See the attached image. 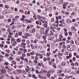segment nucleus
Returning <instances> with one entry per match:
<instances>
[{
    "mask_svg": "<svg viewBox=\"0 0 79 79\" xmlns=\"http://www.w3.org/2000/svg\"><path fill=\"white\" fill-rule=\"evenodd\" d=\"M0 75L2 77H0V79H2V77H4L5 76H6V69H0Z\"/></svg>",
    "mask_w": 79,
    "mask_h": 79,
    "instance_id": "obj_1",
    "label": "nucleus"
},
{
    "mask_svg": "<svg viewBox=\"0 0 79 79\" xmlns=\"http://www.w3.org/2000/svg\"><path fill=\"white\" fill-rule=\"evenodd\" d=\"M55 32V31L54 30V28H53V27L52 26H50V33L52 35H53L54 34H53V32Z\"/></svg>",
    "mask_w": 79,
    "mask_h": 79,
    "instance_id": "obj_2",
    "label": "nucleus"
},
{
    "mask_svg": "<svg viewBox=\"0 0 79 79\" xmlns=\"http://www.w3.org/2000/svg\"><path fill=\"white\" fill-rule=\"evenodd\" d=\"M36 55L37 56H39L40 59H42L43 58V55L40 54H36Z\"/></svg>",
    "mask_w": 79,
    "mask_h": 79,
    "instance_id": "obj_3",
    "label": "nucleus"
},
{
    "mask_svg": "<svg viewBox=\"0 0 79 79\" xmlns=\"http://www.w3.org/2000/svg\"><path fill=\"white\" fill-rule=\"evenodd\" d=\"M64 19H62L61 20H60L59 21L60 23H62L63 24V26H66V23L64 22Z\"/></svg>",
    "mask_w": 79,
    "mask_h": 79,
    "instance_id": "obj_4",
    "label": "nucleus"
},
{
    "mask_svg": "<svg viewBox=\"0 0 79 79\" xmlns=\"http://www.w3.org/2000/svg\"><path fill=\"white\" fill-rule=\"evenodd\" d=\"M11 44H12V45H13V47H15V46H16V44H17V42L16 41H14L13 43L11 41Z\"/></svg>",
    "mask_w": 79,
    "mask_h": 79,
    "instance_id": "obj_5",
    "label": "nucleus"
},
{
    "mask_svg": "<svg viewBox=\"0 0 79 79\" xmlns=\"http://www.w3.org/2000/svg\"><path fill=\"white\" fill-rule=\"evenodd\" d=\"M49 31H47L45 30L44 31V33H45V35H46V37H48V32Z\"/></svg>",
    "mask_w": 79,
    "mask_h": 79,
    "instance_id": "obj_6",
    "label": "nucleus"
},
{
    "mask_svg": "<svg viewBox=\"0 0 79 79\" xmlns=\"http://www.w3.org/2000/svg\"><path fill=\"white\" fill-rule=\"evenodd\" d=\"M47 8L48 9V10L49 11H51L52 10V7L49 5H47Z\"/></svg>",
    "mask_w": 79,
    "mask_h": 79,
    "instance_id": "obj_7",
    "label": "nucleus"
},
{
    "mask_svg": "<svg viewBox=\"0 0 79 79\" xmlns=\"http://www.w3.org/2000/svg\"><path fill=\"white\" fill-rule=\"evenodd\" d=\"M36 36L37 39H41V37H40V36L38 34H37L36 35Z\"/></svg>",
    "mask_w": 79,
    "mask_h": 79,
    "instance_id": "obj_8",
    "label": "nucleus"
},
{
    "mask_svg": "<svg viewBox=\"0 0 79 79\" xmlns=\"http://www.w3.org/2000/svg\"><path fill=\"white\" fill-rule=\"evenodd\" d=\"M17 54L18 55H21V54H22V52H21V51H18L17 52Z\"/></svg>",
    "mask_w": 79,
    "mask_h": 79,
    "instance_id": "obj_9",
    "label": "nucleus"
},
{
    "mask_svg": "<svg viewBox=\"0 0 79 79\" xmlns=\"http://www.w3.org/2000/svg\"><path fill=\"white\" fill-rule=\"evenodd\" d=\"M38 48L40 50H42V49H43V47L40 45H39Z\"/></svg>",
    "mask_w": 79,
    "mask_h": 79,
    "instance_id": "obj_10",
    "label": "nucleus"
},
{
    "mask_svg": "<svg viewBox=\"0 0 79 79\" xmlns=\"http://www.w3.org/2000/svg\"><path fill=\"white\" fill-rule=\"evenodd\" d=\"M45 35H43L42 37V38L44 40H46L47 39V37Z\"/></svg>",
    "mask_w": 79,
    "mask_h": 79,
    "instance_id": "obj_11",
    "label": "nucleus"
},
{
    "mask_svg": "<svg viewBox=\"0 0 79 79\" xmlns=\"http://www.w3.org/2000/svg\"><path fill=\"white\" fill-rule=\"evenodd\" d=\"M16 40L17 42H18V43H19V42H21V40L20 39H17Z\"/></svg>",
    "mask_w": 79,
    "mask_h": 79,
    "instance_id": "obj_12",
    "label": "nucleus"
},
{
    "mask_svg": "<svg viewBox=\"0 0 79 79\" xmlns=\"http://www.w3.org/2000/svg\"><path fill=\"white\" fill-rule=\"evenodd\" d=\"M61 64L62 66H65L66 65V63L64 62H63L61 63Z\"/></svg>",
    "mask_w": 79,
    "mask_h": 79,
    "instance_id": "obj_13",
    "label": "nucleus"
},
{
    "mask_svg": "<svg viewBox=\"0 0 79 79\" xmlns=\"http://www.w3.org/2000/svg\"><path fill=\"white\" fill-rule=\"evenodd\" d=\"M35 32V29H33L31 30V33H34Z\"/></svg>",
    "mask_w": 79,
    "mask_h": 79,
    "instance_id": "obj_14",
    "label": "nucleus"
},
{
    "mask_svg": "<svg viewBox=\"0 0 79 79\" xmlns=\"http://www.w3.org/2000/svg\"><path fill=\"white\" fill-rule=\"evenodd\" d=\"M27 45H29L30 44V41L29 40H27L26 41Z\"/></svg>",
    "mask_w": 79,
    "mask_h": 79,
    "instance_id": "obj_15",
    "label": "nucleus"
},
{
    "mask_svg": "<svg viewBox=\"0 0 79 79\" xmlns=\"http://www.w3.org/2000/svg\"><path fill=\"white\" fill-rule=\"evenodd\" d=\"M30 55H31L32 56H33V55H34V52H31L30 53Z\"/></svg>",
    "mask_w": 79,
    "mask_h": 79,
    "instance_id": "obj_16",
    "label": "nucleus"
},
{
    "mask_svg": "<svg viewBox=\"0 0 79 79\" xmlns=\"http://www.w3.org/2000/svg\"><path fill=\"white\" fill-rule=\"evenodd\" d=\"M23 72V73L24 74H25V75H26L27 74V73H26V71H25L24 70H22Z\"/></svg>",
    "mask_w": 79,
    "mask_h": 79,
    "instance_id": "obj_17",
    "label": "nucleus"
},
{
    "mask_svg": "<svg viewBox=\"0 0 79 79\" xmlns=\"http://www.w3.org/2000/svg\"><path fill=\"white\" fill-rule=\"evenodd\" d=\"M17 71L19 73H22V70H18Z\"/></svg>",
    "mask_w": 79,
    "mask_h": 79,
    "instance_id": "obj_18",
    "label": "nucleus"
},
{
    "mask_svg": "<svg viewBox=\"0 0 79 79\" xmlns=\"http://www.w3.org/2000/svg\"><path fill=\"white\" fill-rule=\"evenodd\" d=\"M60 4H63V0H60L59 2Z\"/></svg>",
    "mask_w": 79,
    "mask_h": 79,
    "instance_id": "obj_19",
    "label": "nucleus"
},
{
    "mask_svg": "<svg viewBox=\"0 0 79 79\" xmlns=\"http://www.w3.org/2000/svg\"><path fill=\"white\" fill-rule=\"evenodd\" d=\"M64 33L65 36H67L68 35V32H64Z\"/></svg>",
    "mask_w": 79,
    "mask_h": 79,
    "instance_id": "obj_20",
    "label": "nucleus"
},
{
    "mask_svg": "<svg viewBox=\"0 0 79 79\" xmlns=\"http://www.w3.org/2000/svg\"><path fill=\"white\" fill-rule=\"evenodd\" d=\"M59 37H60V39H63V35H62V34H60L59 36Z\"/></svg>",
    "mask_w": 79,
    "mask_h": 79,
    "instance_id": "obj_21",
    "label": "nucleus"
},
{
    "mask_svg": "<svg viewBox=\"0 0 79 79\" xmlns=\"http://www.w3.org/2000/svg\"><path fill=\"white\" fill-rule=\"evenodd\" d=\"M48 40H49L52 41V40H53V38H52V37H49L48 38Z\"/></svg>",
    "mask_w": 79,
    "mask_h": 79,
    "instance_id": "obj_22",
    "label": "nucleus"
},
{
    "mask_svg": "<svg viewBox=\"0 0 79 79\" xmlns=\"http://www.w3.org/2000/svg\"><path fill=\"white\" fill-rule=\"evenodd\" d=\"M43 26H44V27H48V25H47V24H43Z\"/></svg>",
    "mask_w": 79,
    "mask_h": 79,
    "instance_id": "obj_23",
    "label": "nucleus"
},
{
    "mask_svg": "<svg viewBox=\"0 0 79 79\" xmlns=\"http://www.w3.org/2000/svg\"><path fill=\"white\" fill-rule=\"evenodd\" d=\"M19 63L20 64H23V63H24V62H23V61L21 60L19 62Z\"/></svg>",
    "mask_w": 79,
    "mask_h": 79,
    "instance_id": "obj_24",
    "label": "nucleus"
},
{
    "mask_svg": "<svg viewBox=\"0 0 79 79\" xmlns=\"http://www.w3.org/2000/svg\"><path fill=\"white\" fill-rule=\"evenodd\" d=\"M70 6L74 7V4L73 3H71L70 4Z\"/></svg>",
    "mask_w": 79,
    "mask_h": 79,
    "instance_id": "obj_25",
    "label": "nucleus"
},
{
    "mask_svg": "<svg viewBox=\"0 0 79 79\" xmlns=\"http://www.w3.org/2000/svg\"><path fill=\"white\" fill-rule=\"evenodd\" d=\"M72 69H73V70H75L76 69V68L75 67H74L73 66H72L71 67Z\"/></svg>",
    "mask_w": 79,
    "mask_h": 79,
    "instance_id": "obj_26",
    "label": "nucleus"
},
{
    "mask_svg": "<svg viewBox=\"0 0 79 79\" xmlns=\"http://www.w3.org/2000/svg\"><path fill=\"white\" fill-rule=\"evenodd\" d=\"M45 31H47L49 32V31H50V27H47V29Z\"/></svg>",
    "mask_w": 79,
    "mask_h": 79,
    "instance_id": "obj_27",
    "label": "nucleus"
},
{
    "mask_svg": "<svg viewBox=\"0 0 79 79\" xmlns=\"http://www.w3.org/2000/svg\"><path fill=\"white\" fill-rule=\"evenodd\" d=\"M65 79H69V76H68L67 75H65Z\"/></svg>",
    "mask_w": 79,
    "mask_h": 79,
    "instance_id": "obj_28",
    "label": "nucleus"
},
{
    "mask_svg": "<svg viewBox=\"0 0 79 79\" xmlns=\"http://www.w3.org/2000/svg\"><path fill=\"white\" fill-rule=\"evenodd\" d=\"M50 72L52 73H55V70H51L50 71Z\"/></svg>",
    "mask_w": 79,
    "mask_h": 79,
    "instance_id": "obj_29",
    "label": "nucleus"
},
{
    "mask_svg": "<svg viewBox=\"0 0 79 79\" xmlns=\"http://www.w3.org/2000/svg\"><path fill=\"white\" fill-rule=\"evenodd\" d=\"M38 76L40 78H41V79H43V76L41 75H39Z\"/></svg>",
    "mask_w": 79,
    "mask_h": 79,
    "instance_id": "obj_30",
    "label": "nucleus"
},
{
    "mask_svg": "<svg viewBox=\"0 0 79 79\" xmlns=\"http://www.w3.org/2000/svg\"><path fill=\"white\" fill-rule=\"evenodd\" d=\"M5 8H6L7 9H8V8H9V6L7 5H5Z\"/></svg>",
    "mask_w": 79,
    "mask_h": 79,
    "instance_id": "obj_31",
    "label": "nucleus"
},
{
    "mask_svg": "<svg viewBox=\"0 0 79 79\" xmlns=\"http://www.w3.org/2000/svg\"><path fill=\"white\" fill-rule=\"evenodd\" d=\"M66 42H67V43H68V44H69V43H71V41H70V40H66Z\"/></svg>",
    "mask_w": 79,
    "mask_h": 79,
    "instance_id": "obj_32",
    "label": "nucleus"
},
{
    "mask_svg": "<svg viewBox=\"0 0 79 79\" xmlns=\"http://www.w3.org/2000/svg\"><path fill=\"white\" fill-rule=\"evenodd\" d=\"M43 60L44 61H47V58L45 57L43 59Z\"/></svg>",
    "mask_w": 79,
    "mask_h": 79,
    "instance_id": "obj_33",
    "label": "nucleus"
},
{
    "mask_svg": "<svg viewBox=\"0 0 79 79\" xmlns=\"http://www.w3.org/2000/svg\"><path fill=\"white\" fill-rule=\"evenodd\" d=\"M19 35L21 36V35H22V32L20 31L19 32Z\"/></svg>",
    "mask_w": 79,
    "mask_h": 79,
    "instance_id": "obj_34",
    "label": "nucleus"
},
{
    "mask_svg": "<svg viewBox=\"0 0 79 79\" xmlns=\"http://www.w3.org/2000/svg\"><path fill=\"white\" fill-rule=\"evenodd\" d=\"M14 23H14L13 22H12L11 23V24H10V26H12V25H13V24H14Z\"/></svg>",
    "mask_w": 79,
    "mask_h": 79,
    "instance_id": "obj_35",
    "label": "nucleus"
},
{
    "mask_svg": "<svg viewBox=\"0 0 79 79\" xmlns=\"http://www.w3.org/2000/svg\"><path fill=\"white\" fill-rule=\"evenodd\" d=\"M60 76L61 77H64V73H62L60 75Z\"/></svg>",
    "mask_w": 79,
    "mask_h": 79,
    "instance_id": "obj_36",
    "label": "nucleus"
},
{
    "mask_svg": "<svg viewBox=\"0 0 79 79\" xmlns=\"http://www.w3.org/2000/svg\"><path fill=\"white\" fill-rule=\"evenodd\" d=\"M55 59H52L51 60V63H53V62L55 61Z\"/></svg>",
    "mask_w": 79,
    "mask_h": 79,
    "instance_id": "obj_37",
    "label": "nucleus"
},
{
    "mask_svg": "<svg viewBox=\"0 0 79 79\" xmlns=\"http://www.w3.org/2000/svg\"><path fill=\"white\" fill-rule=\"evenodd\" d=\"M9 59L10 60H13V58L12 57V56H10L9 57Z\"/></svg>",
    "mask_w": 79,
    "mask_h": 79,
    "instance_id": "obj_38",
    "label": "nucleus"
},
{
    "mask_svg": "<svg viewBox=\"0 0 79 79\" xmlns=\"http://www.w3.org/2000/svg\"><path fill=\"white\" fill-rule=\"evenodd\" d=\"M12 63L14 64H16V61H15V60H13L12 61Z\"/></svg>",
    "mask_w": 79,
    "mask_h": 79,
    "instance_id": "obj_39",
    "label": "nucleus"
},
{
    "mask_svg": "<svg viewBox=\"0 0 79 79\" xmlns=\"http://www.w3.org/2000/svg\"><path fill=\"white\" fill-rule=\"evenodd\" d=\"M24 35L26 37H27V36H29V34L27 33H25Z\"/></svg>",
    "mask_w": 79,
    "mask_h": 79,
    "instance_id": "obj_40",
    "label": "nucleus"
},
{
    "mask_svg": "<svg viewBox=\"0 0 79 79\" xmlns=\"http://www.w3.org/2000/svg\"><path fill=\"white\" fill-rule=\"evenodd\" d=\"M71 41V44H74V41L73 40H71V41Z\"/></svg>",
    "mask_w": 79,
    "mask_h": 79,
    "instance_id": "obj_41",
    "label": "nucleus"
},
{
    "mask_svg": "<svg viewBox=\"0 0 79 79\" xmlns=\"http://www.w3.org/2000/svg\"><path fill=\"white\" fill-rule=\"evenodd\" d=\"M64 30L65 32H67V31H68V29H66V28H64Z\"/></svg>",
    "mask_w": 79,
    "mask_h": 79,
    "instance_id": "obj_42",
    "label": "nucleus"
},
{
    "mask_svg": "<svg viewBox=\"0 0 79 79\" xmlns=\"http://www.w3.org/2000/svg\"><path fill=\"white\" fill-rule=\"evenodd\" d=\"M5 56H6L7 57H8L9 56V54H8L7 53H6L5 54Z\"/></svg>",
    "mask_w": 79,
    "mask_h": 79,
    "instance_id": "obj_43",
    "label": "nucleus"
},
{
    "mask_svg": "<svg viewBox=\"0 0 79 79\" xmlns=\"http://www.w3.org/2000/svg\"><path fill=\"white\" fill-rule=\"evenodd\" d=\"M40 29L42 31H44V30H45V29L44 27H41L40 28Z\"/></svg>",
    "mask_w": 79,
    "mask_h": 79,
    "instance_id": "obj_44",
    "label": "nucleus"
},
{
    "mask_svg": "<svg viewBox=\"0 0 79 79\" xmlns=\"http://www.w3.org/2000/svg\"><path fill=\"white\" fill-rule=\"evenodd\" d=\"M32 76L33 78H37V77H35V75L34 74L32 75Z\"/></svg>",
    "mask_w": 79,
    "mask_h": 79,
    "instance_id": "obj_45",
    "label": "nucleus"
},
{
    "mask_svg": "<svg viewBox=\"0 0 79 79\" xmlns=\"http://www.w3.org/2000/svg\"><path fill=\"white\" fill-rule=\"evenodd\" d=\"M21 44L22 45H24V46L26 45V43H24L23 42L21 43Z\"/></svg>",
    "mask_w": 79,
    "mask_h": 79,
    "instance_id": "obj_46",
    "label": "nucleus"
},
{
    "mask_svg": "<svg viewBox=\"0 0 79 79\" xmlns=\"http://www.w3.org/2000/svg\"><path fill=\"white\" fill-rule=\"evenodd\" d=\"M0 7L1 8H3V4H0Z\"/></svg>",
    "mask_w": 79,
    "mask_h": 79,
    "instance_id": "obj_47",
    "label": "nucleus"
},
{
    "mask_svg": "<svg viewBox=\"0 0 79 79\" xmlns=\"http://www.w3.org/2000/svg\"><path fill=\"white\" fill-rule=\"evenodd\" d=\"M16 61H20V59H19V58H17L16 59Z\"/></svg>",
    "mask_w": 79,
    "mask_h": 79,
    "instance_id": "obj_48",
    "label": "nucleus"
},
{
    "mask_svg": "<svg viewBox=\"0 0 79 79\" xmlns=\"http://www.w3.org/2000/svg\"><path fill=\"white\" fill-rule=\"evenodd\" d=\"M11 40L12 42H15V38H12L11 39Z\"/></svg>",
    "mask_w": 79,
    "mask_h": 79,
    "instance_id": "obj_49",
    "label": "nucleus"
},
{
    "mask_svg": "<svg viewBox=\"0 0 79 79\" xmlns=\"http://www.w3.org/2000/svg\"><path fill=\"white\" fill-rule=\"evenodd\" d=\"M41 22H42V23L43 24H44V23H45V21H44V20H42V19H41Z\"/></svg>",
    "mask_w": 79,
    "mask_h": 79,
    "instance_id": "obj_50",
    "label": "nucleus"
},
{
    "mask_svg": "<svg viewBox=\"0 0 79 79\" xmlns=\"http://www.w3.org/2000/svg\"><path fill=\"white\" fill-rule=\"evenodd\" d=\"M31 71H32V72H34V71H35V69L33 68H32Z\"/></svg>",
    "mask_w": 79,
    "mask_h": 79,
    "instance_id": "obj_51",
    "label": "nucleus"
},
{
    "mask_svg": "<svg viewBox=\"0 0 79 79\" xmlns=\"http://www.w3.org/2000/svg\"><path fill=\"white\" fill-rule=\"evenodd\" d=\"M62 71L60 70H58V73H62Z\"/></svg>",
    "mask_w": 79,
    "mask_h": 79,
    "instance_id": "obj_52",
    "label": "nucleus"
},
{
    "mask_svg": "<svg viewBox=\"0 0 79 79\" xmlns=\"http://www.w3.org/2000/svg\"><path fill=\"white\" fill-rule=\"evenodd\" d=\"M15 37H18V33H16L15 35Z\"/></svg>",
    "mask_w": 79,
    "mask_h": 79,
    "instance_id": "obj_53",
    "label": "nucleus"
},
{
    "mask_svg": "<svg viewBox=\"0 0 79 79\" xmlns=\"http://www.w3.org/2000/svg\"><path fill=\"white\" fill-rule=\"evenodd\" d=\"M37 41H38V40H34V44L37 43Z\"/></svg>",
    "mask_w": 79,
    "mask_h": 79,
    "instance_id": "obj_54",
    "label": "nucleus"
},
{
    "mask_svg": "<svg viewBox=\"0 0 79 79\" xmlns=\"http://www.w3.org/2000/svg\"><path fill=\"white\" fill-rule=\"evenodd\" d=\"M19 12H20L21 13H24V11H23V10H19Z\"/></svg>",
    "mask_w": 79,
    "mask_h": 79,
    "instance_id": "obj_55",
    "label": "nucleus"
},
{
    "mask_svg": "<svg viewBox=\"0 0 79 79\" xmlns=\"http://www.w3.org/2000/svg\"><path fill=\"white\" fill-rule=\"evenodd\" d=\"M28 19H25V23H28Z\"/></svg>",
    "mask_w": 79,
    "mask_h": 79,
    "instance_id": "obj_56",
    "label": "nucleus"
},
{
    "mask_svg": "<svg viewBox=\"0 0 79 79\" xmlns=\"http://www.w3.org/2000/svg\"><path fill=\"white\" fill-rule=\"evenodd\" d=\"M24 60V61H27V62H28V59L27 58H25Z\"/></svg>",
    "mask_w": 79,
    "mask_h": 79,
    "instance_id": "obj_57",
    "label": "nucleus"
},
{
    "mask_svg": "<svg viewBox=\"0 0 79 79\" xmlns=\"http://www.w3.org/2000/svg\"><path fill=\"white\" fill-rule=\"evenodd\" d=\"M50 58L48 57H47V61H50Z\"/></svg>",
    "mask_w": 79,
    "mask_h": 79,
    "instance_id": "obj_58",
    "label": "nucleus"
},
{
    "mask_svg": "<svg viewBox=\"0 0 79 79\" xmlns=\"http://www.w3.org/2000/svg\"><path fill=\"white\" fill-rule=\"evenodd\" d=\"M37 18H38V19H40V15H38L37 16Z\"/></svg>",
    "mask_w": 79,
    "mask_h": 79,
    "instance_id": "obj_59",
    "label": "nucleus"
},
{
    "mask_svg": "<svg viewBox=\"0 0 79 79\" xmlns=\"http://www.w3.org/2000/svg\"><path fill=\"white\" fill-rule=\"evenodd\" d=\"M70 46H69V45H67V49H68V50H69V48H70Z\"/></svg>",
    "mask_w": 79,
    "mask_h": 79,
    "instance_id": "obj_60",
    "label": "nucleus"
},
{
    "mask_svg": "<svg viewBox=\"0 0 79 79\" xmlns=\"http://www.w3.org/2000/svg\"><path fill=\"white\" fill-rule=\"evenodd\" d=\"M76 13H74V12H72L71 15H76Z\"/></svg>",
    "mask_w": 79,
    "mask_h": 79,
    "instance_id": "obj_61",
    "label": "nucleus"
},
{
    "mask_svg": "<svg viewBox=\"0 0 79 79\" xmlns=\"http://www.w3.org/2000/svg\"><path fill=\"white\" fill-rule=\"evenodd\" d=\"M23 51L24 53H26L27 52V49H24L23 50Z\"/></svg>",
    "mask_w": 79,
    "mask_h": 79,
    "instance_id": "obj_62",
    "label": "nucleus"
},
{
    "mask_svg": "<svg viewBox=\"0 0 79 79\" xmlns=\"http://www.w3.org/2000/svg\"><path fill=\"white\" fill-rule=\"evenodd\" d=\"M27 56H31V55L30 54V53H27Z\"/></svg>",
    "mask_w": 79,
    "mask_h": 79,
    "instance_id": "obj_63",
    "label": "nucleus"
},
{
    "mask_svg": "<svg viewBox=\"0 0 79 79\" xmlns=\"http://www.w3.org/2000/svg\"><path fill=\"white\" fill-rule=\"evenodd\" d=\"M47 47H48L49 48H50V44H47Z\"/></svg>",
    "mask_w": 79,
    "mask_h": 79,
    "instance_id": "obj_64",
    "label": "nucleus"
}]
</instances>
